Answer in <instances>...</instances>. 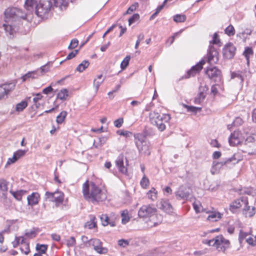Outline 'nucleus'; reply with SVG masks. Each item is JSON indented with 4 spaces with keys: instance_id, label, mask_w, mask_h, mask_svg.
<instances>
[{
    "instance_id": "f257e3e1",
    "label": "nucleus",
    "mask_w": 256,
    "mask_h": 256,
    "mask_svg": "<svg viewBox=\"0 0 256 256\" xmlns=\"http://www.w3.org/2000/svg\"><path fill=\"white\" fill-rule=\"evenodd\" d=\"M5 23L3 27L6 32L10 35H12L17 30L15 25L12 24L13 22L18 21L20 19H26V14L22 10L16 8H8L4 12Z\"/></svg>"
},
{
    "instance_id": "f03ea898",
    "label": "nucleus",
    "mask_w": 256,
    "mask_h": 256,
    "mask_svg": "<svg viewBox=\"0 0 256 256\" xmlns=\"http://www.w3.org/2000/svg\"><path fill=\"white\" fill-rule=\"evenodd\" d=\"M82 193L84 198L88 200L94 202H102L106 198L104 192L98 188L94 182L86 181L82 186Z\"/></svg>"
},
{
    "instance_id": "7ed1b4c3",
    "label": "nucleus",
    "mask_w": 256,
    "mask_h": 256,
    "mask_svg": "<svg viewBox=\"0 0 256 256\" xmlns=\"http://www.w3.org/2000/svg\"><path fill=\"white\" fill-rule=\"evenodd\" d=\"M136 146L140 154L150 155V143L146 140V136L143 134H136L134 135Z\"/></svg>"
},
{
    "instance_id": "20e7f679",
    "label": "nucleus",
    "mask_w": 256,
    "mask_h": 256,
    "mask_svg": "<svg viewBox=\"0 0 256 256\" xmlns=\"http://www.w3.org/2000/svg\"><path fill=\"white\" fill-rule=\"evenodd\" d=\"M215 242L212 244V246L216 247L219 252L226 254V251L230 248V242L226 239L222 235H220L214 238Z\"/></svg>"
},
{
    "instance_id": "39448f33",
    "label": "nucleus",
    "mask_w": 256,
    "mask_h": 256,
    "mask_svg": "<svg viewBox=\"0 0 256 256\" xmlns=\"http://www.w3.org/2000/svg\"><path fill=\"white\" fill-rule=\"evenodd\" d=\"M52 6L50 0L40 1L36 6L35 14L39 17L42 18L48 14Z\"/></svg>"
},
{
    "instance_id": "423d86ee",
    "label": "nucleus",
    "mask_w": 256,
    "mask_h": 256,
    "mask_svg": "<svg viewBox=\"0 0 256 256\" xmlns=\"http://www.w3.org/2000/svg\"><path fill=\"white\" fill-rule=\"evenodd\" d=\"M156 209L151 205H144L139 210L138 215L140 218H148L156 215Z\"/></svg>"
},
{
    "instance_id": "0eeeda50",
    "label": "nucleus",
    "mask_w": 256,
    "mask_h": 256,
    "mask_svg": "<svg viewBox=\"0 0 256 256\" xmlns=\"http://www.w3.org/2000/svg\"><path fill=\"white\" fill-rule=\"evenodd\" d=\"M92 246L94 250L100 254H105L108 252L107 248L102 246V242L98 238L89 240L88 247Z\"/></svg>"
},
{
    "instance_id": "6e6552de",
    "label": "nucleus",
    "mask_w": 256,
    "mask_h": 256,
    "mask_svg": "<svg viewBox=\"0 0 256 256\" xmlns=\"http://www.w3.org/2000/svg\"><path fill=\"white\" fill-rule=\"evenodd\" d=\"M190 195V189L184 186H180L175 192V196L178 200H186Z\"/></svg>"
},
{
    "instance_id": "1a4fd4ad",
    "label": "nucleus",
    "mask_w": 256,
    "mask_h": 256,
    "mask_svg": "<svg viewBox=\"0 0 256 256\" xmlns=\"http://www.w3.org/2000/svg\"><path fill=\"white\" fill-rule=\"evenodd\" d=\"M244 138L238 131H234L232 134L229 138V143L232 146L240 144L244 140Z\"/></svg>"
},
{
    "instance_id": "9d476101",
    "label": "nucleus",
    "mask_w": 256,
    "mask_h": 256,
    "mask_svg": "<svg viewBox=\"0 0 256 256\" xmlns=\"http://www.w3.org/2000/svg\"><path fill=\"white\" fill-rule=\"evenodd\" d=\"M232 158H229L225 160H222L220 162H214L210 170L212 174H214L218 173L222 166L227 165L228 164L232 162Z\"/></svg>"
},
{
    "instance_id": "9b49d317",
    "label": "nucleus",
    "mask_w": 256,
    "mask_h": 256,
    "mask_svg": "<svg viewBox=\"0 0 256 256\" xmlns=\"http://www.w3.org/2000/svg\"><path fill=\"white\" fill-rule=\"evenodd\" d=\"M170 120V116L168 114H162L159 120H158L156 124H153L156 126L158 130L161 132L166 129V123L169 122Z\"/></svg>"
},
{
    "instance_id": "f8f14e48",
    "label": "nucleus",
    "mask_w": 256,
    "mask_h": 256,
    "mask_svg": "<svg viewBox=\"0 0 256 256\" xmlns=\"http://www.w3.org/2000/svg\"><path fill=\"white\" fill-rule=\"evenodd\" d=\"M236 50V47L232 43L230 42L225 45L224 48L223 54L226 58L230 59L234 56Z\"/></svg>"
},
{
    "instance_id": "ddd939ff",
    "label": "nucleus",
    "mask_w": 256,
    "mask_h": 256,
    "mask_svg": "<svg viewBox=\"0 0 256 256\" xmlns=\"http://www.w3.org/2000/svg\"><path fill=\"white\" fill-rule=\"evenodd\" d=\"M248 204V198L242 196L240 198L237 199L230 205V210L234 212L235 210L239 208L243 205L244 206Z\"/></svg>"
},
{
    "instance_id": "4468645a",
    "label": "nucleus",
    "mask_w": 256,
    "mask_h": 256,
    "mask_svg": "<svg viewBox=\"0 0 256 256\" xmlns=\"http://www.w3.org/2000/svg\"><path fill=\"white\" fill-rule=\"evenodd\" d=\"M124 156L123 154H120L116 160V164L118 170V171L122 174H127V168L124 166Z\"/></svg>"
},
{
    "instance_id": "2eb2a0df",
    "label": "nucleus",
    "mask_w": 256,
    "mask_h": 256,
    "mask_svg": "<svg viewBox=\"0 0 256 256\" xmlns=\"http://www.w3.org/2000/svg\"><path fill=\"white\" fill-rule=\"evenodd\" d=\"M207 55L208 63H216L218 61V52L214 47H210Z\"/></svg>"
},
{
    "instance_id": "dca6fc26",
    "label": "nucleus",
    "mask_w": 256,
    "mask_h": 256,
    "mask_svg": "<svg viewBox=\"0 0 256 256\" xmlns=\"http://www.w3.org/2000/svg\"><path fill=\"white\" fill-rule=\"evenodd\" d=\"M149 219L146 221L148 226L152 228L160 224L162 220V216L160 214H156L152 216L148 217Z\"/></svg>"
},
{
    "instance_id": "f3484780",
    "label": "nucleus",
    "mask_w": 256,
    "mask_h": 256,
    "mask_svg": "<svg viewBox=\"0 0 256 256\" xmlns=\"http://www.w3.org/2000/svg\"><path fill=\"white\" fill-rule=\"evenodd\" d=\"M220 71L216 67L208 68L206 71V74L208 75V78L210 79H214L219 78L220 76Z\"/></svg>"
},
{
    "instance_id": "a211bd4d",
    "label": "nucleus",
    "mask_w": 256,
    "mask_h": 256,
    "mask_svg": "<svg viewBox=\"0 0 256 256\" xmlns=\"http://www.w3.org/2000/svg\"><path fill=\"white\" fill-rule=\"evenodd\" d=\"M206 63L204 60H202L196 65L193 66L191 69L188 72V78L194 76L196 73L199 72L202 68V66Z\"/></svg>"
},
{
    "instance_id": "6ab92c4d",
    "label": "nucleus",
    "mask_w": 256,
    "mask_h": 256,
    "mask_svg": "<svg viewBox=\"0 0 256 256\" xmlns=\"http://www.w3.org/2000/svg\"><path fill=\"white\" fill-rule=\"evenodd\" d=\"M15 85L13 84H4L0 86V100L2 98L8 93L13 90Z\"/></svg>"
},
{
    "instance_id": "aec40b11",
    "label": "nucleus",
    "mask_w": 256,
    "mask_h": 256,
    "mask_svg": "<svg viewBox=\"0 0 256 256\" xmlns=\"http://www.w3.org/2000/svg\"><path fill=\"white\" fill-rule=\"evenodd\" d=\"M100 219L102 222V224L103 226H106L110 225L112 227L116 226V222L114 220L108 216L106 214H102L100 216Z\"/></svg>"
},
{
    "instance_id": "412c9836",
    "label": "nucleus",
    "mask_w": 256,
    "mask_h": 256,
    "mask_svg": "<svg viewBox=\"0 0 256 256\" xmlns=\"http://www.w3.org/2000/svg\"><path fill=\"white\" fill-rule=\"evenodd\" d=\"M40 196L38 192H32L27 197L28 205L33 206L37 204L40 200Z\"/></svg>"
},
{
    "instance_id": "4be33fe9",
    "label": "nucleus",
    "mask_w": 256,
    "mask_h": 256,
    "mask_svg": "<svg viewBox=\"0 0 256 256\" xmlns=\"http://www.w3.org/2000/svg\"><path fill=\"white\" fill-rule=\"evenodd\" d=\"M160 208L166 212L171 214L173 212V208L168 200H162L160 202Z\"/></svg>"
},
{
    "instance_id": "5701e85b",
    "label": "nucleus",
    "mask_w": 256,
    "mask_h": 256,
    "mask_svg": "<svg viewBox=\"0 0 256 256\" xmlns=\"http://www.w3.org/2000/svg\"><path fill=\"white\" fill-rule=\"evenodd\" d=\"M222 214L219 212L212 211L210 212L207 220L210 222H216L222 218Z\"/></svg>"
},
{
    "instance_id": "b1692460",
    "label": "nucleus",
    "mask_w": 256,
    "mask_h": 256,
    "mask_svg": "<svg viewBox=\"0 0 256 256\" xmlns=\"http://www.w3.org/2000/svg\"><path fill=\"white\" fill-rule=\"evenodd\" d=\"M208 88L200 86V92L198 96L195 98L194 102L195 104H200L205 98V94L204 93V91L207 90Z\"/></svg>"
},
{
    "instance_id": "393cba45",
    "label": "nucleus",
    "mask_w": 256,
    "mask_h": 256,
    "mask_svg": "<svg viewBox=\"0 0 256 256\" xmlns=\"http://www.w3.org/2000/svg\"><path fill=\"white\" fill-rule=\"evenodd\" d=\"M256 213V210L254 207L250 208V206L246 204L245 206L243 209V214L246 215V216L252 217Z\"/></svg>"
},
{
    "instance_id": "a878e982",
    "label": "nucleus",
    "mask_w": 256,
    "mask_h": 256,
    "mask_svg": "<svg viewBox=\"0 0 256 256\" xmlns=\"http://www.w3.org/2000/svg\"><path fill=\"white\" fill-rule=\"evenodd\" d=\"M38 1V0H26L24 7L27 10H32L34 6H36Z\"/></svg>"
},
{
    "instance_id": "bb28decb",
    "label": "nucleus",
    "mask_w": 256,
    "mask_h": 256,
    "mask_svg": "<svg viewBox=\"0 0 256 256\" xmlns=\"http://www.w3.org/2000/svg\"><path fill=\"white\" fill-rule=\"evenodd\" d=\"M161 116L158 112H152L149 114L150 120L152 124H156L158 120L161 118Z\"/></svg>"
},
{
    "instance_id": "cd10ccee",
    "label": "nucleus",
    "mask_w": 256,
    "mask_h": 256,
    "mask_svg": "<svg viewBox=\"0 0 256 256\" xmlns=\"http://www.w3.org/2000/svg\"><path fill=\"white\" fill-rule=\"evenodd\" d=\"M24 240L25 239L24 237H22L20 244L22 246L20 247V250L22 252L26 254H28L30 252L29 244L28 243L24 242Z\"/></svg>"
},
{
    "instance_id": "c85d7f7f",
    "label": "nucleus",
    "mask_w": 256,
    "mask_h": 256,
    "mask_svg": "<svg viewBox=\"0 0 256 256\" xmlns=\"http://www.w3.org/2000/svg\"><path fill=\"white\" fill-rule=\"evenodd\" d=\"M10 193L13 196L18 200H22V196L26 193V190H20L16 192L10 191Z\"/></svg>"
},
{
    "instance_id": "c756f323",
    "label": "nucleus",
    "mask_w": 256,
    "mask_h": 256,
    "mask_svg": "<svg viewBox=\"0 0 256 256\" xmlns=\"http://www.w3.org/2000/svg\"><path fill=\"white\" fill-rule=\"evenodd\" d=\"M8 182L5 180H0V191L2 192L4 196H6L8 192Z\"/></svg>"
},
{
    "instance_id": "7c9ffc66",
    "label": "nucleus",
    "mask_w": 256,
    "mask_h": 256,
    "mask_svg": "<svg viewBox=\"0 0 256 256\" xmlns=\"http://www.w3.org/2000/svg\"><path fill=\"white\" fill-rule=\"evenodd\" d=\"M122 222V224H126L130 220V216H129L128 212L127 210H124L121 213Z\"/></svg>"
},
{
    "instance_id": "2f4dec72",
    "label": "nucleus",
    "mask_w": 256,
    "mask_h": 256,
    "mask_svg": "<svg viewBox=\"0 0 256 256\" xmlns=\"http://www.w3.org/2000/svg\"><path fill=\"white\" fill-rule=\"evenodd\" d=\"M90 62L88 60H84L82 63L79 64L76 68V70L80 72L84 70L89 66Z\"/></svg>"
},
{
    "instance_id": "473e14b6",
    "label": "nucleus",
    "mask_w": 256,
    "mask_h": 256,
    "mask_svg": "<svg viewBox=\"0 0 256 256\" xmlns=\"http://www.w3.org/2000/svg\"><path fill=\"white\" fill-rule=\"evenodd\" d=\"M148 197L152 201L155 200L157 198V191L154 188L151 189L147 193Z\"/></svg>"
},
{
    "instance_id": "72a5a7b5",
    "label": "nucleus",
    "mask_w": 256,
    "mask_h": 256,
    "mask_svg": "<svg viewBox=\"0 0 256 256\" xmlns=\"http://www.w3.org/2000/svg\"><path fill=\"white\" fill-rule=\"evenodd\" d=\"M96 218L94 216H92L90 218V220L88 221L85 224V227L89 229H92L96 226Z\"/></svg>"
},
{
    "instance_id": "f704fd0d",
    "label": "nucleus",
    "mask_w": 256,
    "mask_h": 256,
    "mask_svg": "<svg viewBox=\"0 0 256 256\" xmlns=\"http://www.w3.org/2000/svg\"><path fill=\"white\" fill-rule=\"evenodd\" d=\"M54 200V198L52 199ZM64 200V194L60 192H54V202L56 203H61Z\"/></svg>"
},
{
    "instance_id": "c9c22d12",
    "label": "nucleus",
    "mask_w": 256,
    "mask_h": 256,
    "mask_svg": "<svg viewBox=\"0 0 256 256\" xmlns=\"http://www.w3.org/2000/svg\"><path fill=\"white\" fill-rule=\"evenodd\" d=\"M242 120L240 118L238 117L235 118L232 124L228 125V128L230 130L232 126H240L242 124Z\"/></svg>"
},
{
    "instance_id": "e433bc0d",
    "label": "nucleus",
    "mask_w": 256,
    "mask_h": 256,
    "mask_svg": "<svg viewBox=\"0 0 256 256\" xmlns=\"http://www.w3.org/2000/svg\"><path fill=\"white\" fill-rule=\"evenodd\" d=\"M243 54L248 64L250 61L249 58L250 56H252L253 55V52L252 49L250 48H246L245 49V50L244 51Z\"/></svg>"
},
{
    "instance_id": "4c0bfd02",
    "label": "nucleus",
    "mask_w": 256,
    "mask_h": 256,
    "mask_svg": "<svg viewBox=\"0 0 256 256\" xmlns=\"http://www.w3.org/2000/svg\"><path fill=\"white\" fill-rule=\"evenodd\" d=\"M68 96V92L66 89L62 90L57 94V98L62 100H66Z\"/></svg>"
},
{
    "instance_id": "58836bf2",
    "label": "nucleus",
    "mask_w": 256,
    "mask_h": 256,
    "mask_svg": "<svg viewBox=\"0 0 256 256\" xmlns=\"http://www.w3.org/2000/svg\"><path fill=\"white\" fill-rule=\"evenodd\" d=\"M28 106V104L26 101H22L18 103L16 106V110L20 112L22 111Z\"/></svg>"
},
{
    "instance_id": "ea45409f",
    "label": "nucleus",
    "mask_w": 256,
    "mask_h": 256,
    "mask_svg": "<svg viewBox=\"0 0 256 256\" xmlns=\"http://www.w3.org/2000/svg\"><path fill=\"white\" fill-rule=\"evenodd\" d=\"M173 20L176 22H182L186 20V16L184 14H177L174 16Z\"/></svg>"
},
{
    "instance_id": "a19ab883",
    "label": "nucleus",
    "mask_w": 256,
    "mask_h": 256,
    "mask_svg": "<svg viewBox=\"0 0 256 256\" xmlns=\"http://www.w3.org/2000/svg\"><path fill=\"white\" fill-rule=\"evenodd\" d=\"M36 248L39 251V253L44 254L48 249V245L38 244L36 245Z\"/></svg>"
},
{
    "instance_id": "79ce46f5",
    "label": "nucleus",
    "mask_w": 256,
    "mask_h": 256,
    "mask_svg": "<svg viewBox=\"0 0 256 256\" xmlns=\"http://www.w3.org/2000/svg\"><path fill=\"white\" fill-rule=\"evenodd\" d=\"M37 234L36 230L34 228L30 230H26L25 235L26 237L32 238L36 236Z\"/></svg>"
},
{
    "instance_id": "37998d69",
    "label": "nucleus",
    "mask_w": 256,
    "mask_h": 256,
    "mask_svg": "<svg viewBox=\"0 0 256 256\" xmlns=\"http://www.w3.org/2000/svg\"><path fill=\"white\" fill-rule=\"evenodd\" d=\"M66 111L62 112L58 116L56 117V121L58 124H62L66 116Z\"/></svg>"
},
{
    "instance_id": "c03bdc74",
    "label": "nucleus",
    "mask_w": 256,
    "mask_h": 256,
    "mask_svg": "<svg viewBox=\"0 0 256 256\" xmlns=\"http://www.w3.org/2000/svg\"><path fill=\"white\" fill-rule=\"evenodd\" d=\"M130 59V56H127L121 62L120 67L122 70L125 69L129 64Z\"/></svg>"
},
{
    "instance_id": "a18cd8bd",
    "label": "nucleus",
    "mask_w": 256,
    "mask_h": 256,
    "mask_svg": "<svg viewBox=\"0 0 256 256\" xmlns=\"http://www.w3.org/2000/svg\"><path fill=\"white\" fill-rule=\"evenodd\" d=\"M225 33L229 36H234L235 34V30L234 26L230 25L225 29Z\"/></svg>"
},
{
    "instance_id": "49530a36",
    "label": "nucleus",
    "mask_w": 256,
    "mask_h": 256,
    "mask_svg": "<svg viewBox=\"0 0 256 256\" xmlns=\"http://www.w3.org/2000/svg\"><path fill=\"white\" fill-rule=\"evenodd\" d=\"M104 80H98L94 79L93 82L94 87L95 88L96 92L99 88L100 84L103 82Z\"/></svg>"
},
{
    "instance_id": "de8ad7c7",
    "label": "nucleus",
    "mask_w": 256,
    "mask_h": 256,
    "mask_svg": "<svg viewBox=\"0 0 256 256\" xmlns=\"http://www.w3.org/2000/svg\"><path fill=\"white\" fill-rule=\"evenodd\" d=\"M149 184L148 179L144 176L140 181V185L143 188H146Z\"/></svg>"
},
{
    "instance_id": "09e8293b",
    "label": "nucleus",
    "mask_w": 256,
    "mask_h": 256,
    "mask_svg": "<svg viewBox=\"0 0 256 256\" xmlns=\"http://www.w3.org/2000/svg\"><path fill=\"white\" fill-rule=\"evenodd\" d=\"M138 2H135L132 6H130L129 8L128 9L126 12L125 14H131L132 12L134 11L136 8L138 6Z\"/></svg>"
},
{
    "instance_id": "8fccbe9b",
    "label": "nucleus",
    "mask_w": 256,
    "mask_h": 256,
    "mask_svg": "<svg viewBox=\"0 0 256 256\" xmlns=\"http://www.w3.org/2000/svg\"><path fill=\"white\" fill-rule=\"evenodd\" d=\"M248 236V234L247 233L242 232V231L240 232V234H239V238H238L240 242L242 243L244 240H246V239Z\"/></svg>"
},
{
    "instance_id": "3c124183",
    "label": "nucleus",
    "mask_w": 256,
    "mask_h": 256,
    "mask_svg": "<svg viewBox=\"0 0 256 256\" xmlns=\"http://www.w3.org/2000/svg\"><path fill=\"white\" fill-rule=\"evenodd\" d=\"M78 44V41L77 39H73L71 40L70 45L68 46L69 49H74L76 48Z\"/></svg>"
},
{
    "instance_id": "603ef678",
    "label": "nucleus",
    "mask_w": 256,
    "mask_h": 256,
    "mask_svg": "<svg viewBox=\"0 0 256 256\" xmlns=\"http://www.w3.org/2000/svg\"><path fill=\"white\" fill-rule=\"evenodd\" d=\"M186 107L187 108L188 112H194V113H196L197 111H200L202 110L201 108L195 107L193 106H186Z\"/></svg>"
},
{
    "instance_id": "864d4df0",
    "label": "nucleus",
    "mask_w": 256,
    "mask_h": 256,
    "mask_svg": "<svg viewBox=\"0 0 256 256\" xmlns=\"http://www.w3.org/2000/svg\"><path fill=\"white\" fill-rule=\"evenodd\" d=\"M140 18V16L138 14H134L128 20L129 25L130 26L131 24L135 22L136 20H138Z\"/></svg>"
},
{
    "instance_id": "5fc2aeb1",
    "label": "nucleus",
    "mask_w": 256,
    "mask_h": 256,
    "mask_svg": "<svg viewBox=\"0 0 256 256\" xmlns=\"http://www.w3.org/2000/svg\"><path fill=\"white\" fill-rule=\"evenodd\" d=\"M76 244L75 238L71 236L69 239L66 240V244L68 246H73Z\"/></svg>"
},
{
    "instance_id": "6e6d98bb",
    "label": "nucleus",
    "mask_w": 256,
    "mask_h": 256,
    "mask_svg": "<svg viewBox=\"0 0 256 256\" xmlns=\"http://www.w3.org/2000/svg\"><path fill=\"white\" fill-rule=\"evenodd\" d=\"M117 132L120 135L126 137H130L132 134L131 132L127 130H118Z\"/></svg>"
},
{
    "instance_id": "4d7b16f0",
    "label": "nucleus",
    "mask_w": 256,
    "mask_h": 256,
    "mask_svg": "<svg viewBox=\"0 0 256 256\" xmlns=\"http://www.w3.org/2000/svg\"><path fill=\"white\" fill-rule=\"evenodd\" d=\"M118 244L120 246L125 248L129 244V241L124 239H121L118 241Z\"/></svg>"
},
{
    "instance_id": "13d9d810",
    "label": "nucleus",
    "mask_w": 256,
    "mask_h": 256,
    "mask_svg": "<svg viewBox=\"0 0 256 256\" xmlns=\"http://www.w3.org/2000/svg\"><path fill=\"white\" fill-rule=\"evenodd\" d=\"M245 141L248 143L254 142H256V134H252V136L247 137Z\"/></svg>"
},
{
    "instance_id": "bf43d9fd",
    "label": "nucleus",
    "mask_w": 256,
    "mask_h": 256,
    "mask_svg": "<svg viewBox=\"0 0 256 256\" xmlns=\"http://www.w3.org/2000/svg\"><path fill=\"white\" fill-rule=\"evenodd\" d=\"M26 152V151L24 150H17L16 152H15L14 153V154L16 155V156L18 159L20 157L24 156Z\"/></svg>"
},
{
    "instance_id": "052dcab7",
    "label": "nucleus",
    "mask_w": 256,
    "mask_h": 256,
    "mask_svg": "<svg viewBox=\"0 0 256 256\" xmlns=\"http://www.w3.org/2000/svg\"><path fill=\"white\" fill-rule=\"evenodd\" d=\"M124 122V120L122 118H120L116 120L114 122V125L116 128H119L122 126V124Z\"/></svg>"
},
{
    "instance_id": "680f3d73",
    "label": "nucleus",
    "mask_w": 256,
    "mask_h": 256,
    "mask_svg": "<svg viewBox=\"0 0 256 256\" xmlns=\"http://www.w3.org/2000/svg\"><path fill=\"white\" fill-rule=\"evenodd\" d=\"M246 241L250 244L251 245H255L256 244V240L254 238L250 236L249 234L248 238H246Z\"/></svg>"
},
{
    "instance_id": "e2e57ef3",
    "label": "nucleus",
    "mask_w": 256,
    "mask_h": 256,
    "mask_svg": "<svg viewBox=\"0 0 256 256\" xmlns=\"http://www.w3.org/2000/svg\"><path fill=\"white\" fill-rule=\"evenodd\" d=\"M78 50H76L72 52L68 55V56L66 57V60H70V59H72V58H74L78 54Z\"/></svg>"
},
{
    "instance_id": "0e129e2a",
    "label": "nucleus",
    "mask_w": 256,
    "mask_h": 256,
    "mask_svg": "<svg viewBox=\"0 0 256 256\" xmlns=\"http://www.w3.org/2000/svg\"><path fill=\"white\" fill-rule=\"evenodd\" d=\"M210 42L216 44H218L220 42V40L218 38V34L216 33L214 34L212 40V42Z\"/></svg>"
},
{
    "instance_id": "69168bd1",
    "label": "nucleus",
    "mask_w": 256,
    "mask_h": 256,
    "mask_svg": "<svg viewBox=\"0 0 256 256\" xmlns=\"http://www.w3.org/2000/svg\"><path fill=\"white\" fill-rule=\"evenodd\" d=\"M46 198H49L50 200L52 202H54V200H52V199L53 198L54 199V192H46Z\"/></svg>"
},
{
    "instance_id": "338daca9",
    "label": "nucleus",
    "mask_w": 256,
    "mask_h": 256,
    "mask_svg": "<svg viewBox=\"0 0 256 256\" xmlns=\"http://www.w3.org/2000/svg\"><path fill=\"white\" fill-rule=\"evenodd\" d=\"M20 239H22V237L16 236L14 240L12 242L14 248H16L18 246L20 243Z\"/></svg>"
},
{
    "instance_id": "774afa93",
    "label": "nucleus",
    "mask_w": 256,
    "mask_h": 256,
    "mask_svg": "<svg viewBox=\"0 0 256 256\" xmlns=\"http://www.w3.org/2000/svg\"><path fill=\"white\" fill-rule=\"evenodd\" d=\"M18 158L14 154L12 158H8L7 162V164H11L15 162L17 160Z\"/></svg>"
}]
</instances>
